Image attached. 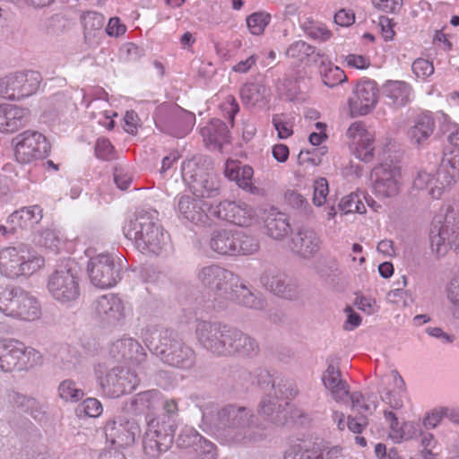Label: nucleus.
Wrapping results in <instances>:
<instances>
[{
    "mask_svg": "<svg viewBox=\"0 0 459 459\" xmlns=\"http://www.w3.org/2000/svg\"><path fill=\"white\" fill-rule=\"evenodd\" d=\"M315 52V48L303 40H297L291 43L285 51L287 57L304 61Z\"/></svg>",
    "mask_w": 459,
    "mask_h": 459,
    "instance_id": "nucleus-49",
    "label": "nucleus"
},
{
    "mask_svg": "<svg viewBox=\"0 0 459 459\" xmlns=\"http://www.w3.org/2000/svg\"><path fill=\"white\" fill-rule=\"evenodd\" d=\"M178 212L186 220L198 224H205L209 220L208 202L191 195H182L178 203Z\"/></svg>",
    "mask_w": 459,
    "mask_h": 459,
    "instance_id": "nucleus-23",
    "label": "nucleus"
},
{
    "mask_svg": "<svg viewBox=\"0 0 459 459\" xmlns=\"http://www.w3.org/2000/svg\"><path fill=\"white\" fill-rule=\"evenodd\" d=\"M413 74L418 79L426 80L434 74L433 63L425 58H417L411 65Z\"/></svg>",
    "mask_w": 459,
    "mask_h": 459,
    "instance_id": "nucleus-59",
    "label": "nucleus"
},
{
    "mask_svg": "<svg viewBox=\"0 0 459 459\" xmlns=\"http://www.w3.org/2000/svg\"><path fill=\"white\" fill-rule=\"evenodd\" d=\"M110 354L117 361L137 363L145 356L142 345L133 338H123L113 342Z\"/></svg>",
    "mask_w": 459,
    "mask_h": 459,
    "instance_id": "nucleus-28",
    "label": "nucleus"
},
{
    "mask_svg": "<svg viewBox=\"0 0 459 459\" xmlns=\"http://www.w3.org/2000/svg\"><path fill=\"white\" fill-rule=\"evenodd\" d=\"M407 285V280L405 276L402 277V281H397V287L391 290L387 295L386 299L389 303L395 305L406 306L407 291L403 288Z\"/></svg>",
    "mask_w": 459,
    "mask_h": 459,
    "instance_id": "nucleus-60",
    "label": "nucleus"
},
{
    "mask_svg": "<svg viewBox=\"0 0 459 459\" xmlns=\"http://www.w3.org/2000/svg\"><path fill=\"white\" fill-rule=\"evenodd\" d=\"M348 397L351 399L352 409L361 415L363 412L376 410L377 407V397L374 394H368L366 398L360 392H349Z\"/></svg>",
    "mask_w": 459,
    "mask_h": 459,
    "instance_id": "nucleus-47",
    "label": "nucleus"
},
{
    "mask_svg": "<svg viewBox=\"0 0 459 459\" xmlns=\"http://www.w3.org/2000/svg\"><path fill=\"white\" fill-rule=\"evenodd\" d=\"M323 82L328 87H334L347 80L344 72L338 66L329 65L321 70Z\"/></svg>",
    "mask_w": 459,
    "mask_h": 459,
    "instance_id": "nucleus-56",
    "label": "nucleus"
},
{
    "mask_svg": "<svg viewBox=\"0 0 459 459\" xmlns=\"http://www.w3.org/2000/svg\"><path fill=\"white\" fill-rule=\"evenodd\" d=\"M124 235L134 242L136 248L142 252L158 255L165 245L163 229L153 215L148 212L134 214L123 229Z\"/></svg>",
    "mask_w": 459,
    "mask_h": 459,
    "instance_id": "nucleus-2",
    "label": "nucleus"
},
{
    "mask_svg": "<svg viewBox=\"0 0 459 459\" xmlns=\"http://www.w3.org/2000/svg\"><path fill=\"white\" fill-rule=\"evenodd\" d=\"M199 342L208 351L217 355L227 352V342L230 338L228 325L219 323L199 321L195 329Z\"/></svg>",
    "mask_w": 459,
    "mask_h": 459,
    "instance_id": "nucleus-13",
    "label": "nucleus"
},
{
    "mask_svg": "<svg viewBox=\"0 0 459 459\" xmlns=\"http://www.w3.org/2000/svg\"><path fill=\"white\" fill-rule=\"evenodd\" d=\"M232 414H234V417L231 418V430H237L235 438L237 440H240L241 437H239L238 436L242 434V431H244L243 438L247 437L246 429H248L250 427L252 417L250 411L246 407H238L235 411L233 407L231 406V415Z\"/></svg>",
    "mask_w": 459,
    "mask_h": 459,
    "instance_id": "nucleus-46",
    "label": "nucleus"
},
{
    "mask_svg": "<svg viewBox=\"0 0 459 459\" xmlns=\"http://www.w3.org/2000/svg\"><path fill=\"white\" fill-rule=\"evenodd\" d=\"M231 301L255 310H263L266 307V300L259 294L242 282L238 276L231 274Z\"/></svg>",
    "mask_w": 459,
    "mask_h": 459,
    "instance_id": "nucleus-22",
    "label": "nucleus"
},
{
    "mask_svg": "<svg viewBox=\"0 0 459 459\" xmlns=\"http://www.w3.org/2000/svg\"><path fill=\"white\" fill-rule=\"evenodd\" d=\"M421 431L422 429L419 422L413 420L404 421L402 424V433L401 436H399V443L419 437Z\"/></svg>",
    "mask_w": 459,
    "mask_h": 459,
    "instance_id": "nucleus-64",
    "label": "nucleus"
},
{
    "mask_svg": "<svg viewBox=\"0 0 459 459\" xmlns=\"http://www.w3.org/2000/svg\"><path fill=\"white\" fill-rule=\"evenodd\" d=\"M42 77L39 72L25 71L0 78V96L13 100L36 93Z\"/></svg>",
    "mask_w": 459,
    "mask_h": 459,
    "instance_id": "nucleus-11",
    "label": "nucleus"
},
{
    "mask_svg": "<svg viewBox=\"0 0 459 459\" xmlns=\"http://www.w3.org/2000/svg\"><path fill=\"white\" fill-rule=\"evenodd\" d=\"M48 289L52 297L61 303H69L79 298L78 270L73 260L68 259L56 266L48 277Z\"/></svg>",
    "mask_w": 459,
    "mask_h": 459,
    "instance_id": "nucleus-7",
    "label": "nucleus"
},
{
    "mask_svg": "<svg viewBox=\"0 0 459 459\" xmlns=\"http://www.w3.org/2000/svg\"><path fill=\"white\" fill-rule=\"evenodd\" d=\"M321 247V239L317 233L307 228H302L291 238V250L303 259L314 257Z\"/></svg>",
    "mask_w": 459,
    "mask_h": 459,
    "instance_id": "nucleus-19",
    "label": "nucleus"
},
{
    "mask_svg": "<svg viewBox=\"0 0 459 459\" xmlns=\"http://www.w3.org/2000/svg\"><path fill=\"white\" fill-rule=\"evenodd\" d=\"M385 96L389 100V104L396 107L406 105L411 100V87L402 81L388 82L384 86Z\"/></svg>",
    "mask_w": 459,
    "mask_h": 459,
    "instance_id": "nucleus-38",
    "label": "nucleus"
},
{
    "mask_svg": "<svg viewBox=\"0 0 459 459\" xmlns=\"http://www.w3.org/2000/svg\"><path fill=\"white\" fill-rule=\"evenodd\" d=\"M29 109L12 104H0V131L13 133L29 121Z\"/></svg>",
    "mask_w": 459,
    "mask_h": 459,
    "instance_id": "nucleus-24",
    "label": "nucleus"
},
{
    "mask_svg": "<svg viewBox=\"0 0 459 459\" xmlns=\"http://www.w3.org/2000/svg\"><path fill=\"white\" fill-rule=\"evenodd\" d=\"M258 249L257 241L245 231L239 230L231 234V255H250Z\"/></svg>",
    "mask_w": 459,
    "mask_h": 459,
    "instance_id": "nucleus-41",
    "label": "nucleus"
},
{
    "mask_svg": "<svg viewBox=\"0 0 459 459\" xmlns=\"http://www.w3.org/2000/svg\"><path fill=\"white\" fill-rule=\"evenodd\" d=\"M202 436L193 428L185 427L178 434L176 444L181 449H188L189 452L194 448L197 442H200Z\"/></svg>",
    "mask_w": 459,
    "mask_h": 459,
    "instance_id": "nucleus-52",
    "label": "nucleus"
},
{
    "mask_svg": "<svg viewBox=\"0 0 459 459\" xmlns=\"http://www.w3.org/2000/svg\"><path fill=\"white\" fill-rule=\"evenodd\" d=\"M271 16L265 13H255L247 18V25L254 35H261L269 24Z\"/></svg>",
    "mask_w": 459,
    "mask_h": 459,
    "instance_id": "nucleus-54",
    "label": "nucleus"
},
{
    "mask_svg": "<svg viewBox=\"0 0 459 459\" xmlns=\"http://www.w3.org/2000/svg\"><path fill=\"white\" fill-rule=\"evenodd\" d=\"M7 400L14 409L28 413L36 420L40 421L45 417L42 406L31 396L12 390L7 394Z\"/></svg>",
    "mask_w": 459,
    "mask_h": 459,
    "instance_id": "nucleus-29",
    "label": "nucleus"
},
{
    "mask_svg": "<svg viewBox=\"0 0 459 459\" xmlns=\"http://www.w3.org/2000/svg\"><path fill=\"white\" fill-rule=\"evenodd\" d=\"M102 393L109 398H117L132 392L136 385V375L127 368L114 367L106 371L103 366L95 368Z\"/></svg>",
    "mask_w": 459,
    "mask_h": 459,
    "instance_id": "nucleus-9",
    "label": "nucleus"
},
{
    "mask_svg": "<svg viewBox=\"0 0 459 459\" xmlns=\"http://www.w3.org/2000/svg\"><path fill=\"white\" fill-rule=\"evenodd\" d=\"M104 430L107 438L121 447H128L134 444L136 437L141 434L140 426L134 420L121 416L108 420Z\"/></svg>",
    "mask_w": 459,
    "mask_h": 459,
    "instance_id": "nucleus-15",
    "label": "nucleus"
},
{
    "mask_svg": "<svg viewBox=\"0 0 459 459\" xmlns=\"http://www.w3.org/2000/svg\"><path fill=\"white\" fill-rule=\"evenodd\" d=\"M57 392L59 397L65 402L76 403L84 396L83 390L77 387L76 383L72 379L63 380L57 387Z\"/></svg>",
    "mask_w": 459,
    "mask_h": 459,
    "instance_id": "nucleus-48",
    "label": "nucleus"
},
{
    "mask_svg": "<svg viewBox=\"0 0 459 459\" xmlns=\"http://www.w3.org/2000/svg\"><path fill=\"white\" fill-rule=\"evenodd\" d=\"M262 219L264 233L273 239L281 240L291 230L288 216L275 207L264 209Z\"/></svg>",
    "mask_w": 459,
    "mask_h": 459,
    "instance_id": "nucleus-20",
    "label": "nucleus"
},
{
    "mask_svg": "<svg viewBox=\"0 0 459 459\" xmlns=\"http://www.w3.org/2000/svg\"><path fill=\"white\" fill-rule=\"evenodd\" d=\"M56 364H58L63 370H71L75 368L78 358L74 351L69 346H61L58 348L55 355Z\"/></svg>",
    "mask_w": 459,
    "mask_h": 459,
    "instance_id": "nucleus-53",
    "label": "nucleus"
},
{
    "mask_svg": "<svg viewBox=\"0 0 459 459\" xmlns=\"http://www.w3.org/2000/svg\"><path fill=\"white\" fill-rule=\"evenodd\" d=\"M210 160L206 156L196 155L192 159L187 160L182 164V178L184 181L189 185V187L202 178L208 171Z\"/></svg>",
    "mask_w": 459,
    "mask_h": 459,
    "instance_id": "nucleus-33",
    "label": "nucleus"
},
{
    "mask_svg": "<svg viewBox=\"0 0 459 459\" xmlns=\"http://www.w3.org/2000/svg\"><path fill=\"white\" fill-rule=\"evenodd\" d=\"M260 281L266 290L275 295L285 299H292L296 295V285L276 270H266L262 274Z\"/></svg>",
    "mask_w": 459,
    "mask_h": 459,
    "instance_id": "nucleus-25",
    "label": "nucleus"
},
{
    "mask_svg": "<svg viewBox=\"0 0 459 459\" xmlns=\"http://www.w3.org/2000/svg\"><path fill=\"white\" fill-rule=\"evenodd\" d=\"M285 200L292 208L300 211L303 213L308 214L310 212V205L308 201L299 193L295 190H288L285 193Z\"/></svg>",
    "mask_w": 459,
    "mask_h": 459,
    "instance_id": "nucleus-58",
    "label": "nucleus"
},
{
    "mask_svg": "<svg viewBox=\"0 0 459 459\" xmlns=\"http://www.w3.org/2000/svg\"><path fill=\"white\" fill-rule=\"evenodd\" d=\"M341 449L338 446L327 451L309 449L300 444L292 445L285 452L284 459H335L340 455Z\"/></svg>",
    "mask_w": 459,
    "mask_h": 459,
    "instance_id": "nucleus-32",
    "label": "nucleus"
},
{
    "mask_svg": "<svg viewBox=\"0 0 459 459\" xmlns=\"http://www.w3.org/2000/svg\"><path fill=\"white\" fill-rule=\"evenodd\" d=\"M231 351L238 357H253L258 353L256 341L248 334L239 331H231Z\"/></svg>",
    "mask_w": 459,
    "mask_h": 459,
    "instance_id": "nucleus-37",
    "label": "nucleus"
},
{
    "mask_svg": "<svg viewBox=\"0 0 459 459\" xmlns=\"http://www.w3.org/2000/svg\"><path fill=\"white\" fill-rule=\"evenodd\" d=\"M17 297L9 307L11 316L26 321H33L39 316L37 300L22 288L17 287Z\"/></svg>",
    "mask_w": 459,
    "mask_h": 459,
    "instance_id": "nucleus-26",
    "label": "nucleus"
},
{
    "mask_svg": "<svg viewBox=\"0 0 459 459\" xmlns=\"http://www.w3.org/2000/svg\"><path fill=\"white\" fill-rule=\"evenodd\" d=\"M146 422L147 429L143 438V453L152 459H157L171 447L178 422L159 415L153 418L148 415Z\"/></svg>",
    "mask_w": 459,
    "mask_h": 459,
    "instance_id": "nucleus-3",
    "label": "nucleus"
},
{
    "mask_svg": "<svg viewBox=\"0 0 459 459\" xmlns=\"http://www.w3.org/2000/svg\"><path fill=\"white\" fill-rule=\"evenodd\" d=\"M240 97L247 106L264 105L266 101L267 89L260 83H247L240 90Z\"/></svg>",
    "mask_w": 459,
    "mask_h": 459,
    "instance_id": "nucleus-42",
    "label": "nucleus"
},
{
    "mask_svg": "<svg viewBox=\"0 0 459 459\" xmlns=\"http://www.w3.org/2000/svg\"><path fill=\"white\" fill-rule=\"evenodd\" d=\"M22 257L15 247H9L0 252L1 272L9 278L21 275Z\"/></svg>",
    "mask_w": 459,
    "mask_h": 459,
    "instance_id": "nucleus-39",
    "label": "nucleus"
},
{
    "mask_svg": "<svg viewBox=\"0 0 459 459\" xmlns=\"http://www.w3.org/2000/svg\"><path fill=\"white\" fill-rule=\"evenodd\" d=\"M220 187V182L217 177L212 173H207L202 178H198L190 187L195 196L209 198L217 194Z\"/></svg>",
    "mask_w": 459,
    "mask_h": 459,
    "instance_id": "nucleus-43",
    "label": "nucleus"
},
{
    "mask_svg": "<svg viewBox=\"0 0 459 459\" xmlns=\"http://www.w3.org/2000/svg\"><path fill=\"white\" fill-rule=\"evenodd\" d=\"M160 392L155 389L141 392L135 394L125 408L127 412L134 415L143 414L155 409L160 401Z\"/></svg>",
    "mask_w": 459,
    "mask_h": 459,
    "instance_id": "nucleus-30",
    "label": "nucleus"
},
{
    "mask_svg": "<svg viewBox=\"0 0 459 459\" xmlns=\"http://www.w3.org/2000/svg\"><path fill=\"white\" fill-rule=\"evenodd\" d=\"M22 342L17 341L0 342V368L4 372L18 370Z\"/></svg>",
    "mask_w": 459,
    "mask_h": 459,
    "instance_id": "nucleus-34",
    "label": "nucleus"
},
{
    "mask_svg": "<svg viewBox=\"0 0 459 459\" xmlns=\"http://www.w3.org/2000/svg\"><path fill=\"white\" fill-rule=\"evenodd\" d=\"M123 260L114 255L102 253L91 257L87 265L91 282L97 288L116 286L122 279Z\"/></svg>",
    "mask_w": 459,
    "mask_h": 459,
    "instance_id": "nucleus-8",
    "label": "nucleus"
},
{
    "mask_svg": "<svg viewBox=\"0 0 459 459\" xmlns=\"http://www.w3.org/2000/svg\"><path fill=\"white\" fill-rule=\"evenodd\" d=\"M253 176L254 170L252 167L249 165H240V163L231 160V180H234L243 190L252 195L264 196L265 195L264 189L253 185Z\"/></svg>",
    "mask_w": 459,
    "mask_h": 459,
    "instance_id": "nucleus-31",
    "label": "nucleus"
},
{
    "mask_svg": "<svg viewBox=\"0 0 459 459\" xmlns=\"http://www.w3.org/2000/svg\"><path fill=\"white\" fill-rule=\"evenodd\" d=\"M209 426L212 433L219 438L228 439L230 435V409L224 406L208 416Z\"/></svg>",
    "mask_w": 459,
    "mask_h": 459,
    "instance_id": "nucleus-40",
    "label": "nucleus"
},
{
    "mask_svg": "<svg viewBox=\"0 0 459 459\" xmlns=\"http://www.w3.org/2000/svg\"><path fill=\"white\" fill-rule=\"evenodd\" d=\"M356 157L365 162H369L374 154V134L368 131L360 123L355 122L347 130Z\"/></svg>",
    "mask_w": 459,
    "mask_h": 459,
    "instance_id": "nucleus-17",
    "label": "nucleus"
},
{
    "mask_svg": "<svg viewBox=\"0 0 459 459\" xmlns=\"http://www.w3.org/2000/svg\"><path fill=\"white\" fill-rule=\"evenodd\" d=\"M13 143L15 159L22 164L44 159L50 152V143L47 137L34 130H26L19 134L13 138Z\"/></svg>",
    "mask_w": 459,
    "mask_h": 459,
    "instance_id": "nucleus-10",
    "label": "nucleus"
},
{
    "mask_svg": "<svg viewBox=\"0 0 459 459\" xmlns=\"http://www.w3.org/2000/svg\"><path fill=\"white\" fill-rule=\"evenodd\" d=\"M322 383L326 390L329 391L332 398L336 403H345L349 395L350 385L342 378V372L338 367L333 363L329 364L321 377Z\"/></svg>",
    "mask_w": 459,
    "mask_h": 459,
    "instance_id": "nucleus-21",
    "label": "nucleus"
},
{
    "mask_svg": "<svg viewBox=\"0 0 459 459\" xmlns=\"http://www.w3.org/2000/svg\"><path fill=\"white\" fill-rule=\"evenodd\" d=\"M430 248L437 257L449 249L459 252V207L447 210L444 220L433 223L429 233Z\"/></svg>",
    "mask_w": 459,
    "mask_h": 459,
    "instance_id": "nucleus-6",
    "label": "nucleus"
},
{
    "mask_svg": "<svg viewBox=\"0 0 459 459\" xmlns=\"http://www.w3.org/2000/svg\"><path fill=\"white\" fill-rule=\"evenodd\" d=\"M227 278L228 270L215 264L204 267L198 273V279L204 286L223 298L228 294Z\"/></svg>",
    "mask_w": 459,
    "mask_h": 459,
    "instance_id": "nucleus-27",
    "label": "nucleus"
},
{
    "mask_svg": "<svg viewBox=\"0 0 459 459\" xmlns=\"http://www.w3.org/2000/svg\"><path fill=\"white\" fill-rule=\"evenodd\" d=\"M339 207L345 214L350 212H358L362 214L366 212L365 205L361 201L359 195L354 193L343 197Z\"/></svg>",
    "mask_w": 459,
    "mask_h": 459,
    "instance_id": "nucleus-55",
    "label": "nucleus"
},
{
    "mask_svg": "<svg viewBox=\"0 0 459 459\" xmlns=\"http://www.w3.org/2000/svg\"><path fill=\"white\" fill-rule=\"evenodd\" d=\"M379 90L375 81L370 79L360 80L349 99V105L352 116H364L368 114L377 105Z\"/></svg>",
    "mask_w": 459,
    "mask_h": 459,
    "instance_id": "nucleus-14",
    "label": "nucleus"
},
{
    "mask_svg": "<svg viewBox=\"0 0 459 459\" xmlns=\"http://www.w3.org/2000/svg\"><path fill=\"white\" fill-rule=\"evenodd\" d=\"M373 193L380 198L395 196L401 186L400 169L392 163L376 166L370 174Z\"/></svg>",
    "mask_w": 459,
    "mask_h": 459,
    "instance_id": "nucleus-12",
    "label": "nucleus"
},
{
    "mask_svg": "<svg viewBox=\"0 0 459 459\" xmlns=\"http://www.w3.org/2000/svg\"><path fill=\"white\" fill-rule=\"evenodd\" d=\"M200 134L207 148L221 153L223 152L224 145L230 143L228 126L219 118L211 119L206 126L200 129Z\"/></svg>",
    "mask_w": 459,
    "mask_h": 459,
    "instance_id": "nucleus-18",
    "label": "nucleus"
},
{
    "mask_svg": "<svg viewBox=\"0 0 459 459\" xmlns=\"http://www.w3.org/2000/svg\"><path fill=\"white\" fill-rule=\"evenodd\" d=\"M391 377L396 390L386 392L385 395L382 396V401L385 404L389 406L390 411H399L404 407V403L407 400L405 383L397 370H392Z\"/></svg>",
    "mask_w": 459,
    "mask_h": 459,
    "instance_id": "nucleus-36",
    "label": "nucleus"
},
{
    "mask_svg": "<svg viewBox=\"0 0 459 459\" xmlns=\"http://www.w3.org/2000/svg\"><path fill=\"white\" fill-rule=\"evenodd\" d=\"M77 411L80 415L97 417L102 412V405L96 398H87L79 404Z\"/></svg>",
    "mask_w": 459,
    "mask_h": 459,
    "instance_id": "nucleus-61",
    "label": "nucleus"
},
{
    "mask_svg": "<svg viewBox=\"0 0 459 459\" xmlns=\"http://www.w3.org/2000/svg\"><path fill=\"white\" fill-rule=\"evenodd\" d=\"M144 342L152 352L170 367L186 370L195 364V351L173 329H155L145 335Z\"/></svg>",
    "mask_w": 459,
    "mask_h": 459,
    "instance_id": "nucleus-1",
    "label": "nucleus"
},
{
    "mask_svg": "<svg viewBox=\"0 0 459 459\" xmlns=\"http://www.w3.org/2000/svg\"><path fill=\"white\" fill-rule=\"evenodd\" d=\"M435 120L430 113L419 115L414 125L409 129L408 136L413 144L420 145L433 134Z\"/></svg>",
    "mask_w": 459,
    "mask_h": 459,
    "instance_id": "nucleus-35",
    "label": "nucleus"
},
{
    "mask_svg": "<svg viewBox=\"0 0 459 459\" xmlns=\"http://www.w3.org/2000/svg\"><path fill=\"white\" fill-rule=\"evenodd\" d=\"M94 313L101 323L116 325L125 317V306L117 295L105 294L95 300Z\"/></svg>",
    "mask_w": 459,
    "mask_h": 459,
    "instance_id": "nucleus-16",
    "label": "nucleus"
},
{
    "mask_svg": "<svg viewBox=\"0 0 459 459\" xmlns=\"http://www.w3.org/2000/svg\"><path fill=\"white\" fill-rule=\"evenodd\" d=\"M189 453L192 454L193 459H215L217 457L216 446L204 437Z\"/></svg>",
    "mask_w": 459,
    "mask_h": 459,
    "instance_id": "nucleus-50",
    "label": "nucleus"
},
{
    "mask_svg": "<svg viewBox=\"0 0 459 459\" xmlns=\"http://www.w3.org/2000/svg\"><path fill=\"white\" fill-rule=\"evenodd\" d=\"M255 211L250 205L245 203H231V223L240 227H248L255 221Z\"/></svg>",
    "mask_w": 459,
    "mask_h": 459,
    "instance_id": "nucleus-45",
    "label": "nucleus"
},
{
    "mask_svg": "<svg viewBox=\"0 0 459 459\" xmlns=\"http://www.w3.org/2000/svg\"><path fill=\"white\" fill-rule=\"evenodd\" d=\"M140 277L144 282L156 283L163 278V273L156 265L145 264L140 268Z\"/></svg>",
    "mask_w": 459,
    "mask_h": 459,
    "instance_id": "nucleus-63",
    "label": "nucleus"
},
{
    "mask_svg": "<svg viewBox=\"0 0 459 459\" xmlns=\"http://www.w3.org/2000/svg\"><path fill=\"white\" fill-rule=\"evenodd\" d=\"M18 370H28L42 363V355L33 348L25 347L22 343V355L20 356Z\"/></svg>",
    "mask_w": 459,
    "mask_h": 459,
    "instance_id": "nucleus-51",
    "label": "nucleus"
},
{
    "mask_svg": "<svg viewBox=\"0 0 459 459\" xmlns=\"http://www.w3.org/2000/svg\"><path fill=\"white\" fill-rule=\"evenodd\" d=\"M313 203L316 206L323 205L329 193L328 182L325 178H319L314 182Z\"/></svg>",
    "mask_w": 459,
    "mask_h": 459,
    "instance_id": "nucleus-62",
    "label": "nucleus"
},
{
    "mask_svg": "<svg viewBox=\"0 0 459 459\" xmlns=\"http://www.w3.org/2000/svg\"><path fill=\"white\" fill-rule=\"evenodd\" d=\"M229 238V232L226 230L214 231L210 241V247L217 254L226 255L230 251Z\"/></svg>",
    "mask_w": 459,
    "mask_h": 459,
    "instance_id": "nucleus-57",
    "label": "nucleus"
},
{
    "mask_svg": "<svg viewBox=\"0 0 459 459\" xmlns=\"http://www.w3.org/2000/svg\"><path fill=\"white\" fill-rule=\"evenodd\" d=\"M153 119L156 127L162 133L181 138L192 130L195 115L176 103L164 102L156 108Z\"/></svg>",
    "mask_w": 459,
    "mask_h": 459,
    "instance_id": "nucleus-5",
    "label": "nucleus"
},
{
    "mask_svg": "<svg viewBox=\"0 0 459 459\" xmlns=\"http://www.w3.org/2000/svg\"><path fill=\"white\" fill-rule=\"evenodd\" d=\"M459 179V155H453L443 160L437 178L427 171L417 173L413 180V187L427 190L434 199H439L444 191L455 185Z\"/></svg>",
    "mask_w": 459,
    "mask_h": 459,
    "instance_id": "nucleus-4",
    "label": "nucleus"
},
{
    "mask_svg": "<svg viewBox=\"0 0 459 459\" xmlns=\"http://www.w3.org/2000/svg\"><path fill=\"white\" fill-rule=\"evenodd\" d=\"M42 210L38 205L24 207L10 215L12 222H17L21 228L38 223L42 218Z\"/></svg>",
    "mask_w": 459,
    "mask_h": 459,
    "instance_id": "nucleus-44",
    "label": "nucleus"
}]
</instances>
